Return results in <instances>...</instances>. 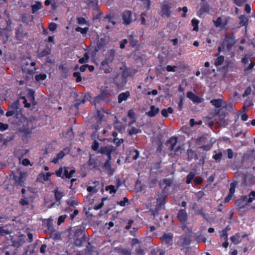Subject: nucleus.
Segmentation results:
<instances>
[{"instance_id":"nucleus-62","label":"nucleus","mask_w":255,"mask_h":255,"mask_svg":"<svg viewBox=\"0 0 255 255\" xmlns=\"http://www.w3.org/2000/svg\"><path fill=\"white\" fill-rule=\"evenodd\" d=\"M252 90L251 87H248L244 92V93L243 94V97L244 98L247 97L248 96L251 95L252 93Z\"/></svg>"},{"instance_id":"nucleus-3","label":"nucleus","mask_w":255,"mask_h":255,"mask_svg":"<svg viewBox=\"0 0 255 255\" xmlns=\"http://www.w3.org/2000/svg\"><path fill=\"white\" fill-rule=\"evenodd\" d=\"M35 128L33 126L29 127L28 124H24L22 127L19 128V131L21 133V139L24 142H27L28 139L31 137L32 131Z\"/></svg>"},{"instance_id":"nucleus-59","label":"nucleus","mask_w":255,"mask_h":255,"mask_svg":"<svg viewBox=\"0 0 255 255\" xmlns=\"http://www.w3.org/2000/svg\"><path fill=\"white\" fill-rule=\"evenodd\" d=\"M213 142H212V141L210 140V143L207 145H202L200 148L203 149L205 151H209L211 149V148L212 147V144Z\"/></svg>"},{"instance_id":"nucleus-4","label":"nucleus","mask_w":255,"mask_h":255,"mask_svg":"<svg viewBox=\"0 0 255 255\" xmlns=\"http://www.w3.org/2000/svg\"><path fill=\"white\" fill-rule=\"evenodd\" d=\"M173 183V180L171 178H164L160 180L159 186L161 189L162 194L167 195L168 194L170 188Z\"/></svg>"},{"instance_id":"nucleus-18","label":"nucleus","mask_w":255,"mask_h":255,"mask_svg":"<svg viewBox=\"0 0 255 255\" xmlns=\"http://www.w3.org/2000/svg\"><path fill=\"white\" fill-rule=\"evenodd\" d=\"M237 186V182H233L230 184V188L229 189V192L227 195V196L225 198V202L228 203L232 198L235 192V189Z\"/></svg>"},{"instance_id":"nucleus-5","label":"nucleus","mask_w":255,"mask_h":255,"mask_svg":"<svg viewBox=\"0 0 255 255\" xmlns=\"http://www.w3.org/2000/svg\"><path fill=\"white\" fill-rule=\"evenodd\" d=\"M224 37L223 41L220 43V45L223 48L226 47L228 51H230L236 43L235 36L226 34Z\"/></svg>"},{"instance_id":"nucleus-23","label":"nucleus","mask_w":255,"mask_h":255,"mask_svg":"<svg viewBox=\"0 0 255 255\" xmlns=\"http://www.w3.org/2000/svg\"><path fill=\"white\" fill-rule=\"evenodd\" d=\"M110 63L102 61L101 62L100 69L103 70L104 73L108 74L110 73L112 70L109 65Z\"/></svg>"},{"instance_id":"nucleus-22","label":"nucleus","mask_w":255,"mask_h":255,"mask_svg":"<svg viewBox=\"0 0 255 255\" xmlns=\"http://www.w3.org/2000/svg\"><path fill=\"white\" fill-rule=\"evenodd\" d=\"M187 97L194 103H200L201 102V99L192 92L190 91L187 92Z\"/></svg>"},{"instance_id":"nucleus-6","label":"nucleus","mask_w":255,"mask_h":255,"mask_svg":"<svg viewBox=\"0 0 255 255\" xmlns=\"http://www.w3.org/2000/svg\"><path fill=\"white\" fill-rule=\"evenodd\" d=\"M161 241V243L164 245L166 247H172L173 242V235L171 233H164L163 235L160 237Z\"/></svg>"},{"instance_id":"nucleus-14","label":"nucleus","mask_w":255,"mask_h":255,"mask_svg":"<svg viewBox=\"0 0 255 255\" xmlns=\"http://www.w3.org/2000/svg\"><path fill=\"white\" fill-rule=\"evenodd\" d=\"M177 140L178 138L176 136H172L167 141V143L170 144L169 150L171 151H174L175 153L181 149L179 146L175 147L177 143Z\"/></svg>"},{"instance_id":"nucleus-19","label":"nucleus","mask_w":255,"mask_h":255,"mask_svg":"<svg viewBox=\"0 0 255 255\" xmlns=\"http://www.w3.org/2000/svg\"><path fill=\"white\" fill-rule=\"evenodd\" d=\"M116 55V51L114 49H110L105 57V59L103 60L105 62L111 63L114 60Z\"/></svg>"},{"instance_id":"nucleus-44","label":"nucleus","mask_w":255,"mask_h":255,"mask_svg":"<svg viewBox=\"0 0 255 255\" xmlns=\"http://www.w3.org/2000/svg\"><path fill=\"white\" fill-rule=\"evenodd\" d=\"M89 28L87 27H85L84 28H82L81 27H77L75 28V31L76 32H79L82 34H85L88 31Z\"/></svg>"},{"instance_id":"nucleus-21","label":"nucleus","mask_w":255,"mask_h":255,"mask_svg":"<svg viewBox=\"0 0 255 255\" xmlns=\"http://www.w3.org/2000/svg\"><path fill=\"white\" fill-rule=\"evenodd\" d=\"M88 6L92 9L93 10L96 11H100L98 7V0H88L87 2Z\"/></svg>"},{"instance_id":"nucleus-35","label":"nucleus","mask_w":255,"mask_h":255,"mask_svg":"<svg viewBox=\"0 0 255 255\" xmlns=\"http://www.w3.org/2000/svg\"><path fill=\"white\" fill-rule=\"evenodd\" d=\"M54 193L56 201L59 202L63 197L64 193L59 191L58 189H56L54 190Z\"/></svg>"},{"instance_id":"nucleus-49","label":"nucleus","mask_w":255,"mask_h":255,"mask_svg":"<svg viewBox=\"0 0 255 255\" xmlns=\"http://www.w3.org/2000/svg\"><path fill=\"white\" fill-rule=\"evenodd\" d=\"M77 23L80 25H88V22L86 20V19L83 17H78L77 18Z\"/></svg>"},{"instance_id":"nucleus-7","label":"nucleus","mask_w":255,"mask_h":255,"mask_svg":"<svg viewBox=\"0 0 255 255\" xmlns=\"http://www.w3.org/2000/svg\"><path fill=\"white\" fill-rule=\"evenodd\" d=\"M191 236L186 234L180 236L177 241L176 244L178 246L183 248H187L191 243Z\"/></svg>"},{"instance_id":"nucleus-53","label":"nucleus","mask_w":255,"mask_h":255,"mask_svg":"<svg viewBox=\"0 0 255 255\" xmlns=\"http://www.w3.org/2000/svg\"><path fill=\"white\" fill-rule=\"evenodd\" d=\"M92 149L95 151H98L99 149V143L96 140H95L92 144Z\"/></svg>"},{"instance_id":"nucleus-15","label":"nucleus","mask_w":255,"mask_h":255,"mask_svg":"<svg viewBox=\"0 0 255 255\" xmlns=\"http://www.w3.org/2000/svg\"><path fill=\"white\" fill-rule=\"evenodd\" d=\"M171 6L168 4H164L161 6V11L160 14L162 17H166L169 18L171 15Z\"/></svg>"},{"instance_id":"nucleus-32","label":"nucleus","mask_w":255,"mask_h":255,"mask_svg":"<svg viewBox=\"0 0 255 255\" xmlns=\"http://www.w3.org/2000/svg\"><path fill=\"white\" fill-rule=\"evenodd\" d=\"M51 53V50L49 48L46 47V48L42 50L38 54L39 58L43 57L49 55Z\"/></svg>"},{"instance_id":"nucleus-30","label":"nucleus","mask_w":255,"mask_h":255,"mask_svg":"<svg viewBox=\"0 0 255 255\" xmlns=\"http://www.w3.org/2000/svg\"><path fill=\"white\" fill-rule=\"evenodd\" d=\"M42 8L41 3L40 1H36L35 3L31 5V10L32 13H35Z\"/></svg>"},{"instance_id":"nucleus-17","label":"nucleus","mask_w":255,"mask_h":255,"mask_svg":"<svg viewBox=\"0 0 255 255\" xmlns=\"http://www.w3.org/2000/svg\"><path fill=\"white\" fill-rule=\"evenodd\" d=\"M70 151V149L69 148H64L62 150L57 154L56 157L52 159V162L55 164L57 163L58 161L62 159L65 155L69 154Z\"/></svg>"},{"instance_id":"nucleus-55","label":"nucleus","mask_w":255,"mask_h":255,"mask_svg":"<svg viewBox=\"0 0 255 255\" xmlns=\"http://www.w3.org/2000/svg\"><path fill=\"white\" fill-rule=\"evenodd\" d=\"M128 199L127 197H125L124 198L123 200L118 201L117 202V204L119 205L122 207H124L126 206L127 203H128Z\"/></svg>"},{"instance_id":"nucleus-28","label":"nucleus","mask_w":255,"mask_h":255,"mask_svg":"<svg viewBox=\"0 0 255 255\" xmlns=\"http://www.w3.org/2000/svg\"><path fill=\"white\" fill-rule=\"evenodd\" d=\"M239 25L240 27L246 26L248 23V19L245 15H241L239 17Z\"/></svg>"},{"instance_id":"nucleus-50","label":"nucleus","mask_w":255,"mask_h":255,"mask_svg":"<svg viewBox=\"0 0 255 255\" xmlns=\"http://www.w3.org/2000/svg\"><path fill=\"white\" fill-rule=\"evenodd\" d=\"M85 102V97H82L81 99H76V103L74 104V107L76 108H78L80 104H84Z\"/></svg>"},{"instance_id":"nucleus-37","label":"nucleus","mask_w":255,"mask_h":255,"mask_svg":"<svg viewBox=\"0 0 255 255\" xmlns=\"http://www.w3.org/2000/svg\"><path fill=\"white\" fill-rule=\"evenodd\" d=\"M50 172H46V173L40 174L38 175L37 179H39L40 178H42L44 181H47L49 180V177L51 176Z\"/></svg>"},{"instance_id":"nucleus-13","label":"nucleus","mask_w":255,"mask_h":255,"mask_svg":"<svg viewBox=\"0 0 255 255\" xmlns=\"http://www.w3.org/2000/svg\"><path fill=\"white\" fill-rule=\"evenodd\" d=\"M132 11L129 10H125L122 15L123 23L125 25H128L132 21Z\"/></svg>"},{"instance_id":"nucleus-54","label":"nucleus","mask_w":255,"mask_h":255,"mask_svg":"<svg viewBox=\"0 0 255 255\" xmlns=\"http://www.w3.org/2000/svg\"><path fill=\"white\" fill-rule=\"evenodd\" d=\"M74 77L76 78V82H80L82 81V77L80 72H75L73 74Z\"/></svg>"},{"instance_id":"nucleus-26","label":"nucleus","mask_w":255,"mask_h":255,"mask_svg":"<svg viewBox=\"0 0 255 255\" xmlns=\"http://www.w3.org/2000/svg\"><path fill=\"white\" fill-rule=\"evenodd\" d=\"M166 197L167 195H165L164 194H163V195L162 196H159L157 199V204L156 206L162 209L165 204V200Z\"/></svg>"},{"instance_id":"nucleus-31","label":"nucleus","mask_w":255,"mask_h":255,"mask_svg":"<svg viewBox=\"0 0 255 255\" xmlns=\"http://www.w3.org/2000/svg\"><path fill=\"white\" fill-rule=\"evenodd\" d=\"M223 100L221 99H213L210 101V103L216 108H219L221 107Z\"/></svg>"},{"instance_id":"nucleus-47","label":"nucleus","mask_w":255,"mask_h":255,"mask_svg":"<svg viewBox=\"0 0 255 255\" xmlns=\"http://www.w3.org/2000/svg\"><path fill=\"white\" fill-rule=\"evenodd\" d=\"M89 59V56L87 53H85L82 58L79 59L78 62L80 64L87 63Z\"/></svg>"},{"instance_id":"nucleus-42","label":"nucleus","mask_w":255,"mask_h":255,"mask_svg":"<svg viewBox=\"0 0 255 255\" xmlns=\"http://www.w3.org/2000/svg\"><path fill=\"white\" fill-rule=\"evenodd\" d=\"M199 23V21L198 19H195V18H193V19H192L191 23H192V25L193 27V30L194 31H197L198 30V29H199V27H198Z\"/></svg>"},{"instance_id":"nucleus-64","label":"nucleus","mask_w":255,"mask_h":255,"mask_svg":"<svg viewBox=\"0 0 255 255\" xmlns=\"http://www.w3.org/2000/svg\"><path fill=\"white\" fill-rule=\"evenodd\" d=\"M57 27V24H56V23H55L54 22H51L49 24V26H48V28H49V30H50L51 31H55Z\"/></svg>"},{"instance_id":"nucleus-40","label":"nucleus","mask_w":255,"mask_h":255,"mask_svg":"<svg viewBox=\"0 0 255 255\" xmlns=\"http://www.w3.org/2000/svg\"><path fill=\"white\" fill-rule=\"evenodd\" d=\"M47 78V75L44 73H40L35 76V80L37 82L45 80Z\"/></svg>"},{"instance_id":"nucleus-27","label":"nucleus","mask_w":255,"mask_h":255,"mask_svg":"<svg viewBox=\"0 0 255 255\" xmlns=\"http://www.w3.org/2000/svg\"><path fill=\"white\" fill-rule=\"evenodd\" d=\"M216 115L219 116V121H220L221 123L222 124L224 127H225L228 124V120H226L225 119V114H220V110H219L216 112Z\"/></svg>"},{"instance_id":"nucleus-45","label":"nucleus","mask_w":255,"mask_h":255,"mask_svg":"<svg viewBox=\"0 0 255 255\" xmlns=\"http://www.w3.org/2000/svg\"><path fill=\"white\" fill-rule=\"evenodd\" d=\"M141 132V130L139 128H136L135 127H131L128 131V134L130 135L133 134H136Z\"/></svg>"},{"instance_id":"nucleus-2","label":"nucleus","mask_w":255,"mask_h":255,"mask_svg":"<svg viewBox=\"0 0 255 255\" xmlns=\"http://www.w3.org/2000/svg\"><path fill=\"white\" fill-rule=\"evenodd\" d=\"M86 236L84 229L77 228L74 230L73 235V245L77 247H81L86 241Z\"/></svg>"},{"instance_id":"nucleus-58","label":"nucleus","mask_w":255,"mask_h":255,"mask_svg":"<svg viewBox=\"0 0 255 255\" xmlns=\"http://www.w3.org/2000/svg\"><path fill=\"white\" fill-rule=\"evenodd\" d=\"M161 210V209L160 208V207H158L156 206L155 208V209L154 210H152L150 211V212H151V215L154 218L156 217L157 216L159 211H160Z\"/></svg>"},{"instance_id":"nucleus-43","label":"nucleus","mask_w":255,"mask_h":255,"mask_svg":"<svg viewBox=\"0 0 255 255\" xmlns=\"http://www.w3.org/2000/svg\"><path fill=\"white\" fill-rule=\"evenodd\" d=\"M105 190L106 191H109L110 194H114L116 193L117 188H115V186L111 185L107 186L105 188Z\"/></svg>"},{"instance_id":"nucleus-48","label":"nucleus","mask_w":255,"mask_h":255,"mask_svg":"<svg viewBox=\"0 0 255 255\" xmlns=\"http://www.w3.org/2000/svg\"><path fill=\"white\" fill-rule=\"evenodd\" d=\"M222 155V153L221 152H219L218 153H216L213 155V158L216 161V162L219 163L221 161Z\"/></svg>"},{"instance_id":"nucleus-24","label":"nucleus","mask_w":255,"mask_h":255,"mask_svg":"<svg viewBox=\"0 0 255 255\" xmlns=\"http://www.w3.org/2000/svg\"><path fill=\"white\" fill-rule=\"evenodd\" d=\"M130 96V92L126 91L120 94L118 97V103H122L123 101H126Z\"/></svg>"},{"instance_id":"nucleus-51","label":"nucleus","mask_w":255,"mask_h":255,"mask_svg":"<svg viewBox=\"0 0 255 255\" xmlns=\"http://www.w3.org/2000/svg\"><path fill=\"white\" fill-rule=\"evenodd\" d=\"M113 142L117 146H120L124 142V139L123 138H114Z\"/></svg>"},{"instance_id":"nucleus-33","label":"nucleus","mask_w":255,"mask_h":255,"mask_svg":"<svg viewBox=\"0 0 255 255\" xmlns=\"http://www.w3.org/2000/svg\"><path fill=\"white\" fill-rule=\"evenodd\" d=\"M173 113V110L171 107H168L167 109H163L161 112L162 116L165 118L168 117V114H172Z\"/></svg>"},{"instance_id":"nucleus-29","label":"nucleus","mask_w":255,"mask_h":255,"mask_svg":"<svg viewBox=\"0 0 255 255\" xmlns=\"http://www.w3.org/2000/svg\"><path fill=\"white\" fill-rule=\"evenodd\" d=\"M32 198V196H30L29 198L26 197L25 195H22V198L19 200V203L21 206H24L27 205L29 204V198Z\"/></svg>"},{"instance_id":"nucleus-57","label":"nucleus","mask_w":255,"mask_h":255,"mask_svg":"<svg viewBox=\"0 0 255 255\" xmlns=\"http://www.w3.org/2000/svg\"><path fill=\"white\" fill-rule=\"evenodd\" d=\"M66 203L67 205L69 206H72L73 207H75V206L78 205V203L77 201L74 200H68L66 201Z\"/></svg>"},{"instance_id":"nucleus-63","label":"nucleus","mask_w":255,"mask_h":255,"mask_svg":"<svg viewBox=\"0 0 255 255\" xmlns=\"http://www.w3.org/2000/svg\"><path fill=\"white\" fill-rule=\"evenodd\" d=\"M183 97L181 96L179 98V102L178 103V110L180 111L182 110L183 105Z\"/></svg>"},{"instance_id":"nucleus-11","label":"nucleus","mask_w":255,"mask_h":255,"mask_svg":"<svg viewBox=\"0 0 255 255\" xmlns=\"http://www.w3.org/2000/svg\"><path fill=\"white\" fill-rule=\"evenodd\" d=\"M26 176V173L20 171L18 173V175H14L13 179L15 181L17 185L25 187V179Z\"/></svg>"},{"instance_id":"nucleus-10","label":"nucleus","mask_w":255,"mask_h":255,"mask_svg":"<svg viewBox=\"0 0 255 255\" xmlns=\"http://www.w3.org/2000/svg\"><path fill=\"white\" fill-rule=\"evenodd\" d=\"M195 173L191 171L186 177V183L188 184H190L192 180L194 179V183L197 185H200L203 182V179L201 177H197L194 178Z\"/></svg>"},{"instance_id":"nucleus-34","label":"nucleus","mask_w":255,"mask_h":255,"mask_svg":"<svg viewBox=\"0 0 255 255\" xmlns=\"http://www.w3.org/2000/svg\"><path fill=\"white\" fill-rule=\"evenodd\" d=\"M209 12V7L207 3H203L199 10L200 14H203L205 13H208Z\"/></svg>"},{"instance_id":"nucleus-16","label":"nucleus","mask_w":255,"mask_h":255,"mask_svg":"<svg viewBox=\"0 0 255 255\" xmlns=\"http://www.w3.org/2000/svg\"><path fill=\"white\" fill-rule=\"evenodd\" d=\"M129 46L131 47L134 48L136 47V50H138L140 47V42L137 39V37H135L133 35H129L128 36Z\"/></svg>"},{"instance_id":"nucleus-46","label":"nucleus","mask_w":255,"mask_h":255,"mask_svg":"<svg viewBox=\"0 0 255 255\" xmlns=\"http://www.w3.org/2000/svg\"><path fill=\"white\" fill-rule=\"evenodd\" d=\"M188 154V160L190 161L194 157L196 156L195 152L192 149H188L187 151Z\"/></svg>"},{"instance_id":"nucleus-9","label":"nucleus","mask_w":255,"mask_h":255,"mask_svg":"<svg viewBox=\"0 0 255 255\" xmlns=\"http://www.w3.org/2000/svg\"><path fill=\"white\" fill-rule=\"evenodd\" d=\"M177 219L180 221L181 224L182 225V228L184 229L186 227L185 224L187 221L188 214L185 209H180L179 210L177 215Z\"/></svg>"},{"instance_id":"nucleus-56","label":"nucleus","mask_w":255,"mask_h":255,"mask_svg":"<svg viewBox=\"0 0 255 255\" xmlns=\"http://www.w3.org/2000/svg\"><path fill=\"white\" fill-rule=\"evenodd\" d=\"M248 197H249L248 203H252L253 202V201L255 199V191H251Z\"/></svg>"},{"instance_id":"nucleus-60","label":"nucleus","mask_w":255,"mask_h":255,"mask_svg":"<svg viewBox=\"0 0 255 255\" xmlns=\"http://www.w3.org/2000/svg\"><path fill=\"white\" fill-rule=\"evenodd\" d=\"M63 168L61 167L55 171V174L57 177H61L63 179Z\"/></svg>"},{"instance_id":"nucleus-25","label":"nucleus","mask_w":255,"mask_h":255,"mask_svg":"<svg viewBox=\"0 0 255 255\" xmlns=\"http://www.w3.org/2000/svg\"><path fill=\"white\" fill-rule=\"evenodd\" d=\"M159 112V109L151 105L150 107V111L146 113V115L150 117L155 116Z\"/></svg>"},{"instance_id":"nucleus-38","label":"nucleus","mask_w":255,"mask_h":255,"mask_svg":"<svg viewBox=\"0 0 255 255\" xmlns=\"http://www.w3.org/2000/svg\"><path fill=\"white\" fill-rule=\"evenodd\" d=\"M231 241L235 245H238L240 243V235L239 233L236 234L235 236H233L230 238Z\"/></svg>"},{"instance_id":"nucleus-39","label":"nucleus","mask_w":255,"mask_h":255,"mask_svg":"<svg viewBox=\"0 0 255 255\" xmlns=\"http://www.w3.org/2000/svg\"><path fill=\"white\" fill-rule=\"evenodd\" d=\"M224 61V56L221 55L218 56L215 61L214 64L216 66L221 65Z\"/></svg>"},{"instance_id":"nucleus-1","label":"nucleus","mask_w":255,"mask_h":255,"mask_svg":"<svg viewBox=\"0 0 255 255\" xmlns=\"http://www.w3.org/2000/svg\"><path fill=\"white\" fill-rule=\"evenodd\" d=\"M129 76L128 69H124L121 73L116 74L113 78L112 82L115 84L116 88L119 90H122L125 87L127 82V78Z\"/></svg>"},{"instance_id":"nucleus-61","label":"nucleus","mask_w":255,"mask_h":255,"mask_svg":"<svg viewBox=\"0 0 255 255\" xmlns=\"http://www.w3.org/2000/svg\"><path fill=\"white\" fill-rule=\"evenodd\" d=\"M68 167H65L63 168V178H68V179L70 178V175H69V173L68 171Z\"/></svg>"},{"instance_id":"nucleus-52","label":"nucleus","mask_w":255,"mask_h":255,"mask_svg":"<svg viewBox=\"0 0 255 255\" xmlns=\"http://www.w3.org/2000/svg\"><path fill=\"white\" fill-rule=\"evenodd\" d=\"M114 15L111 14H107L105 17V18L107 19L108 21V23H112L113 25H116V22L112 20V19L114 18Z\"/></svg>"},{"instance_id":"nucleus-8","label":"nucleus","mask_w":255,"mask_h":255,"mask_svg":"<svg viewBox=\"0 0 255 255\" xmlns=\"http://www.w3.org/2000/svg\"><path fill=\"white\" fill-rule=\"evenodd\" d=\"M116 150V148L112 145L108 146H101L99 150L98 151V153H100L102 154H105L107 155L108 158L109 159H112V153Z\"/></svg>"},{"instance_id":"nucleus-41","label":"nucleus","mask_w":255,"mask_h":255,"mask_svg":"<svg viewBox=\"0 0 255 255\" xmlns=\"http://www.w3.org/2000/svg\"><path fill=\"white\" fill-rule=\"evenodd\" d=\"M34 94L35 92L32 89L28 90L27 98L30 102H33L35 100Z\"/></svg>"},{"instance_id":"nucleus-20","label":"nucleus","mask_w":255,"mask_h":255,"mask_svg":"<svg viewBox=\"0 0 255 255\" xmlns=\"http://www.w3.org/2000/svg\"><path fill=\"white\" fill-rule=\"evenodd\" d=\"M21 21L23 23L28 24L33 20V16L32 15H28L27 13H24L20 16Z\"/></svg>"},{"instance_id":"nucleus-36","label":"nucleus","mask_w":255,"mask_h":255,"mask_svg":"<svg viewBox=\"0 0 255 255\" xmlns=\"http://www.w3.org/2000/svg\"><path fill=\"white\" fill-rule=\"evenodd\" d=\"M94 247L92 246L90 242L88 243L87 246L84 249L86 255H91L93 252Z\"/></svg>"},{"instance_id":"nucleus-12","label":"nucleus","mask_w":255,"mask_h":255,"mask_svg":"<svg viewBox=\"0 0 255 255\" xmlns=\"http://www.w3.org/2000/svg\"><path fill=\"white\" fill-rule=\"evenodd\" d=\"M230 20L229 16H226L222 18V17H218L216 20H213L215 26L216 27L225 28L229 23Z\"/></svg>"}]
</instances>
